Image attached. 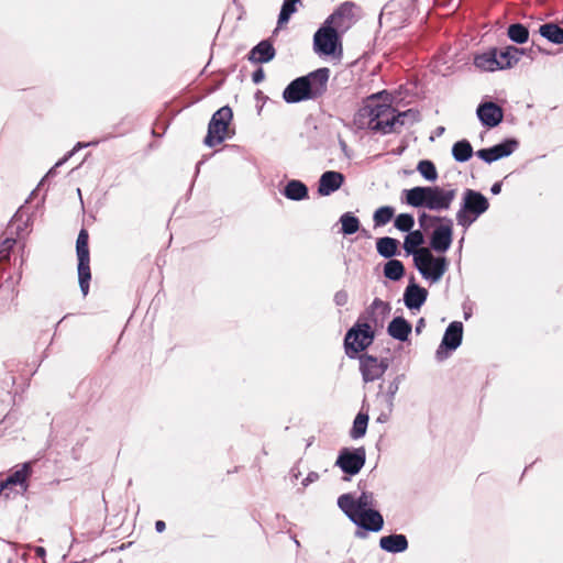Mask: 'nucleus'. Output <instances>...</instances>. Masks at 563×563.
<instances>
[{
    "label": "nucleus",
    "mask_w": 563,
    "mask_h": 563,
    "mask_svg": "<svg viewBox=\"0 0 563 563\" xmlns=\"http://www.w3.org/2000/svg\"><path fill=\"white\" fill-rule=\"evenodd\" d=\"M351 358L358 356L360 369L365 382H373L379 378L388 367L385 358H378L374 354H347Z\"/></svg>",
    "instance_id": "obj_14"
},
{
    "label": "nucleus",
    "mask_w": 563,
    "mask_h": 563,
    "mask_svg": "<svg viewBox=\"0 0 563 563\" xmlns=\"http://www.w3.org/2000/svg\"><path fill=\"white\" fill-rule=\"evenodd\" d=\"M320 475L319 473L311 471L308 473V475L302 479L301 484L303 487H308L310 484L319 481Z\"/></svg>",
    "instance_id": "obj_47"
},
{
    "label": "nucleus",
    "mask_w": 563,
    "mask_h": 563,
    "mask_svg": "<svg viewBox=\"0 0 563 563\" xmlns=\"http://www.w3.org/2000/svg\"><path fill=\"white\" fill-rule=\"evenodd\" d=\"M404 201L412 208H426L432 211L450 209L456 196L455 189L440 186H416L402 190Z\"/></svg>",
    "instance_id": "obj_3"
},
{
    "label": "nucleus",
    "mask_w": 563,
    "mask_h": 563,
    "mask_svg": "<svg viewBox=\"0 0 563 563\" xmlns=\"http://www.w3.org/2000/svg\"><path fill=\"white\" fill-rule=\"evenodd\" d=\"M394 18H397L399 22L406 20L404 3L399 0H389L385 3L380 10L378 23L382 25L384 19L393 20Z\"/></svg>",
    "instance_id": "obj_29"
},
{
    "label": "nucleus",
    "mask_w": 563,
    "mask_h": 563,
    "mask_svg": "<svg viewBox=\"0 0 563 563\" xmlns=\"http://www.w3.org/2000/svg\"><path fill=\"white\" fill-rule=\"evenodd\" d=\"M463 241H464V239L462 238V239L460 240V247H462Z\"/></svg>",
    "instance_id": "obj_64"
},
{
    "label": "nucleus",
    "mask_w": 563,
    "mask_h": 563,
    "mask_svg": "<svg viewBox=\"0 0 563 563\" xmlns=\"http://www.w3.org/2000/svg\"><path fill=\"white\" fill-rule=\"evenodd\" d=\"M449 355H450V354H442V353H439V354H437V361H438L439 363H441V362H443L444 360H446Z\"/></svg>",
    "instance_id": "obj_55"
},
{
    "label": "nucleus",
    "mask_w": 563,
    "mask_h": 563,
    "mask_svg": "<svg viewBox=\"0 0 563 563\" xmlns=\"http://www.w3.org/2000/svg\"><path fill=\"white\" fill-rule=\"evenodd\" d=\"M377 500L372 492H362L358 497L343 494L338 498V507L345 514L350 511L376 509Z\"/></svg>",
    "instance_id": "obj_12"
},
{
    "label": "nucleus",
    "mask_w": 563,
    "mask_h": 563,
    "mask_svg": "<svg viewBox=\"0 0 563 563\" xmlns=\"http://www.w3.org/2000/svg\"><path fill=\"white\" fill-rule=\"evenodd\" d=\"M264 78H265V73L262 67L256 68L252 74V81L255 85L261 84L264 80Z\"/></svg>",
    "instance_id": "obj_48"
},
{
    "label": "nucleus",
    "mask_w": 563,
    "mask_h": 563,
    "mask_svg": "<svg viewBox=\"0 0 563 563\" xmlns=\"http://www.w3.org/2000/svg\"><path fill=\"white\" fill-rule=\"evenodd\" d=\"M8 487L7 486H3V482L0 483V495L2 494V492L4 489H7Z\"/></svg>",
    "instance_id": "obj_60"
},
{
    "label": "nucleus",
    "mask_w": 563,
    "mask_h": 563,
    "mask_svg": "<svg viewBox=\"0 0 563 563\" xmlns=\"http://www.w3.org/2000/svg\"><path fill=\"white\" fill-rule=\"evenodd\" d=\"M276 51L268 40L257 43L249 53L247 59L255 64H265L274 59Z\"/></svg>",
    "instance_id": "obj_23"
},
{
    "label": "nucleus",
    "mask_w": 563,
    "mask_h": 563,
    "mask_svg": "<svg viewBox=\"0 0 563 563\" xmlns=\"http://www.w3.org/2000/svg\"><path fill=\"white\" fill-rule=\"evenodd\" d=\"M377 253L387 260H394L395 256L400 254L399 241L391 236H383L376 240Z\"/></svg>",
    "instance_id": "obj_30"
},
{
    "label": "nucleus",
    "mask_w": 563,
    "mask_h": 563,
    "mask_svg": "<svg viewBox=\"0 0 563 563\" xmlns=\"http://www.w3.org/2000/svg\"><path fill=\"white\" fill-rule=\"evenodd\" d=\"M76 255L78 260L77 273L81 294L86 297L89 292L91 272H90V252L89 233L82 228L76 240Z\"/></svg>",
    "instance_id": "obj_7"
},
{
    "label": "nucleus",
    "mask_w": 563,
    "mask_h": 563,
    "mask_svg": "<svg viewBox=\"0 0 563 563\" xmlns=\"http://www.w3.org/2000/svg\"><path fill=\"white\" fill-rule=\"evenodd\" d=\"M345 516L358 528L378 532L384 527V518L377 509L350 511Z\"/></svg>",
    "instance_id": "obj_15"
},
{
    "label": "nucleus",
    "mask_w": 563,
    "mask_h": 563,
    "mask_svg": "<svg viewBox=\"0 0 563 563\" xmlns=\"http://www.w3.org/2000/svg\"><path fill=\"white\" fill-rule=\"evenodd\" d=\"M255 98H256L257 100H258V99H264V100H266V99H267V97H266V96H263L262 91H260V90L255 93Z\"/></svg>",
    "instance_id": "obj_57"
},
{
    "label": "nucleus",
    "mask_w": 563,
    "mask_h": 563,
    "mask_svg": "<svg viewBox=\"0 0 563 563\" xmlns=\"http://www.w3.org/2000/svg\"><path fill=\"white\" fill-rule=\"evenodd\" d=\"M383 273L387 279L398 282L405 276L406 269L401 261L394 258L384 264Z\"/></svg>",
    "instance_id": "obj_34"
},
{
    "label": "nucleus",
    "mask_w": 563,
    "mask_h": 563,
    "mask_svg": "<svg viewBox=\"0 0 563 563\" xmlns=\"http://www.w3.org/2000/svg\"><path fill=\"white\" fill-rule=\"evenodd\" d=\"M525 53L523 48H518L512 45H508L504 49L497 48V62L501 67V70L514 67L520 59V55Z\"/></svg>",
    "instance_id": "obj_28"
},
{
    "label": "nucleus",
    "mask_w": 563,
    "mask_h": 563,
    "mask_svg": "<svg viewBox=\"0 0 563 563\" xmlns=\"http://www.w3.org/2000/svg\"><path fill=\"white\" fill-rule=\"evenodd\" d=\"M4 245H7L8 249H11L14 244H15V240L13 239H7L4 242H3Z\"/></svg>",
    "instance_id": "obj_54"
},
{
    "label": "nucleus",
    "mask_w": 563,
    "mask_h": 563,
    "mask_svg": "<svg viewBox=\"0 0 563 563\" xmlns=\"http://www.w3.org/2000/svg\"><path fill=\"white\" fill-rule=\"evenodd\" d=\"M301 0H284L277 20L278 27L288 23L291 15L297 12V4H300Z\"/></svg>",
    "instance_id": "obj_38"
},
{
    "label": "nucleus",
    "mask_w": 563,
    "mask_h": 563,
    "mask_svg": "<svg viewBox=\"0 0 563 563\" xmlns=\"http://www.w3.org/2000/svg\"><path fill=\"white\" fill-rule=\"evenodd\" d=\"M418 173L430 183L438 179V170L434 163L430 159H421L417 165Z\"/></svg>",
    "instance_id": "obj_39"
},
{
    "label": "nucleus",
    "mask_w": 563,
    "mask_h": 563,
    "mask_svg": "<svg viewBox=\"0 0 563 563\" xmlns=\"http://www.w3.org/2000/svg\"><path fill=\"white\" fill-rule=\"evenodd\" d=\"M340 145H341V148H342L343 151H345V150H346V147H347L346 143H345L344 141H342V140L340 141Z\"/></svg>",
    "instance_id": "obj_59"
},
{
    "label": "nucleus",
    "mask_w": 563,
    "mask_h": 563,
    "mask_svg": "<svg viewBox=\"0 0 563 563\" xmlns=\"http://www.w3.org/2000/svg\"><path fill=\"white\" fill-rule=\"evenodd\" d=\"M201 164H202V162H201V161H200V162H198V164H197V166H196V174H198V173H199V167H200V165H201Z\"/></svg>",
    "instance_id": "obj_61"
},
{
    "label": "nucleus",
    "mask_w": 563,
    "mask_h": 563,
    "mask_svg": "<svg viewBox=\"0 0 563 563\" xmlns=\"http://www.w3.org/2000/svg\"><path fill=\"white\" fill-rule=\"evenodd\" d=\"M74 155V151H69L68 153H66L64 155V157H62L59 161H57L55 163V165L46 173V175L42 178L41 183L38 184V186H42L46 180H48L49 178H53L56 176L57 174V168L60 167L62 165H64L71 156Z\"/></svg>",
    "instance_id": "obj_45"
},
{
    "label": "nucleus",
    "mask_w": 563,
    "mask_h": 563,
    "mask_svg": "<svg viewBox=\"0 0 563 563\" xmlns=\"http://www.w3.org/2000/svg\"><path fill=\"white\" fill-rule=\"evenodd\" d=\"M420 120V112L417 109L410 108L405 111L396 110V112L391 113L389 121H385L384 125H380L382 123H377L376 126L378 130L383 131V135H387L396 132L397 126L413 125Z\"/></svg>",
    "instance_id": "obj_16"
},
{
    "label": "nucleus",
    "mask_w": 563,
    "mask_h": 563,
    "mask_svg": "<svg viewBox=\"0 0 563 563\" xmlns=\"http://www.w3.org/2000/svg\"><path fill=\"white\" fill-rule=\"evenodd\" d=\"M489 208L488 199L475 189H465L455 219L460 227L467 230Z\"/></svg>",
    "instance_id": "obj_4"
},
{
    "label": "nucleus",
    "mask_w": 563,
    "mask_h": 563,
    "mask_svg": "<svg viewBox=\"0 0 563 563\" xmlns=\"http://www.w3.org/2000/svg\"><path fill=\"white\" fill-rule=\"evenodd\" d=\"M334 303L339 307H343L349 301V294L344 290V289H341V290H338L335 294H334Z\"/></svg>",
    "instance_id": "obj_46"
},
{
    "label": "nucleus",
    "mask_w": 563,
    "mask_h": 563,
    "mask_svg": "<svg viewBox=\"0 0 563 563\" xmlns=\"http://www.w3.org/2000/svg\"><path fill=\"white\" fill-rule=\"evenodd\" d=\"M463 323L461 321H452L445 329L441 344L437 352H453L462 343Z\"/></svg>",
    "instance_id": "obj_20"
},
{
    "label": "nucleus",
    "mask_w": 563,
    "mask_h": 563,
    "mask_svg": "<svg viewBox=\"0 0 563 563\" xmlns=\"http://www.w3.org/2000/svg\"><path fill=\"white\" fill-rule=\"evenodd\" d=\"M412 331V324L402 316L394 317L388 323L387 333L393 339L405 342Z\"/></svg>",
    "instance_id": "obj_24"
},
{
    "label": "nucleus",
    "mask_w": 563,
    "mask_h": 563,
    "mask_svg": "<svg viewBox=\"0 0 563 563\" xmlns=\"http://www.w3.org/2000/svg\"><path fill=\"white\" fill-rule=\"evenodd\" d=\"M518 146L519 142L517 139L507 137L490 147L478 150L475 154L486 164H492L498 159L510 156Z\"/></svg>",
    "instance_id": "obj_13"
},
{
    "label": "nucleus",
    "mask_w": 563,
    "mask_h": 563,
    "mask_svg": "<svg viewBox=\"0 0 563 563\" xmlns=\"http://www.w3.org/2000/svg\"><path fill=\"white\" fill-rule=\"evenodd\" d=\"M313 51L319 56H342L341 34L334 26L324 22L313 35Z\"/></svg>",
    "instance_id": "obj_6"
},
{
    "label": "nucleus",
    "mask_w": 563,
    "mask_h": 563,
    "mask_svg": "<svg viewBox=\"0 0 563 563\" xmlns=\"http://www.w3.org/2000/svg\"><path fill=\"white\" fill-rule=\"evenodd\" d=\"M539 34L552 44H563V27L554 22L541 24L539 27Z\"/></svg>",
    "instance_id": "obj_32"
},
{
    "label": "nucleus",
    "mask_w": 563,
    "mask_h": 563,
    "mask_svg": "<svg viewBox=\"0 0 563 563\" xmlns=\"http://www.w3.org/2000/svg\"><path fill=\"white\" fill-rule=\"evenodd\" d=\"M402 378H404V375H398L387 386V390H386V394L384 397H385L386 407L389 412L393 411L394 398L399 389V385H400Z\"/></svg>",
    "instance_id": "obj_41"
},
{
    "label": "nucleus",
    "mask_w": 563,
    "mask_h": 563,
    "mask_svg": "<svg viewBox=\"0 0 563 563\" xmlns=\"http://www.w3.org/2000/svg\"><path fill=\"white\" fill-rule=\"evenodd\" d=\"M356 536H357V537H363V536H364V533H362V532H356Z\"/></svg>",
    "instance_id": "obj_63"
},
{
    "label": "nucleus",
    "mask_w": 563,
    "mask_h": 563,
    "mask_svg": "<svg viewBox=\"0 0 563 563\" xmlns=\"http://www.w3.org/2000/svg\"><path fill=\"white\" fill-rule=\"evenodd\" d=\"M393 112H396L390 104L386 103H366L355 114L354 122L360 129H368L375 133H380L383 135V131L378 130L376 124L382 123L384 125L385 121H389V118Z\"/></svg>",
    "instance_id": "obj_5"
},
{
    "label": "nucleus",
    "mask_w": 563,
    "mask_h": 563,
    "mask_svg": "<svg viewBox=\"0 0 563 563\" xmlns=\"http://www.w3.org/2000/svg\"><path fill=\"white\" fill-rule=\"evenodd\" d=\"M476 115L483 126L496 128L504 120V110L493 101L481 102L476 109Z\"/></svg>",
    "instance_id": "obj_18"
},
{
    "label": "nucleus",
    "mask_w": 563,
    "mask_h": 563,
    "mask_svg": "<svg viewBox=\"0 0 563 563\" xmlns=\"http://www.w3.org/2000/svg\"><path fill=\"white\" fill-rule=\"evenodd\" d=\"M426 325V322H424V319L423 318H420L417 323H416V328H415V331L417 333H420L422 331V329L424 328Z\"/></svg>",
    "instance_id": "obj_51"
},
{
    "label": "nucleus",
    "mask_w": 563,
    "mask_h": 563,
    "mask_svg": "<svg viewBox=\"0 0 563 563\" xmlns=\"http://www.w3.org/2000/svg\"><path fill=\"white\" fill-rule=\"evenodd\" d=\"M386 316L390 312V305L375 298L371 306L361 314L357 321L351 327L344 338V352H364L374 341L375 332L368 321L377 324L376 310Z\"/></svg>",
    "instance_id": "obj_1"
},
{
    "label": "nucleus",
    "mask_w": 563,
    "mask_h": 563,
    "mask_svg": "<svg viewBox=\"0 0 563 563\" xmlns=\"http://www.w3.org/2000/svg\"><path fill=\"white\" fill-rule=\"evenodd\" d=\"M379 547L388 553H401L408 549V540L405 534L393 533L379 539Z\"/></svg>",
    "instance_id": "obj_26"
},
{
    "label": "nucleus",
    "mask_w": 563,
    "mask_h": 563,
    "mask_svg": "<svg viewBox=\"0 0 563 563\" xmlns=\"http://www.w3.org/2000/svg\"><path fill=\"white\" fill-rule=\"evenodd\" d=\"M389 413H390L389 411H388V413H382V415L377 418V421H378V422H382V423H383V422H386V421L388 420V418H389Z\"/></svg>",
    "instance_id": "obj_53"
},
{
    "label": "nucleus",
    "mask_w": 563,
    "mask_h": 563,
    "mask_svg": "<svg viewBox=\"0 0 563 563\" xmlns=\"http://www.w3.org/2000/svg\"><path fill=\"white\" fill-rule=\"evenodd\" d=\"M501 187H503V183H501V181H496V183H494V184L492 185V187H490V192H492L493 195H498V194H500V191H501Z\"/></svg>",
    "instance_id": "obj_49"
},
{
    "label": "nucleus",
    "mask_w": 563,
    "mask_h": 563,
    "mask_svg": "<svg viewBox=\"0 0 563 563\" xmlns=\"http://www.w3.org/2000/svg\"><path fill=\"white\" fill-rule=\"evenodd\" d=\"M497 58V48L493 47L484 53L475 55L474 66L484 71L501 70V67L498 64Z\"/></svg>",
    "instance_id": "obj_27"
},
{
    "label": "nucleus",
    "mask_w": 563,
    "mask_h": 563,
    "mask_svg": "<svg viewBox=\"0 0 563 563\" xmlns=\"http://www.w3.org/2000/svg\"><path fill=\"white\" fill-rule=\"evenodd\" d=\"M366 462V451L364 446L343 448L340 450L335 461V466L349 475L354 476L360 473Z\"/></svg>",
    "instance_id": "obj_10"
},
{
    "label": "nucleus",
    "mask_w": 563,
    "mask_h": 563,
    "mask_svg": "<svg viewBox=\"0 0 563 563\" xmlns=\"http://www.w3.org/2000/svg\"><path fill=\"white\" fill-rule=\"evenodd\" d=\"M384 92H385V91H382V92H378V93H373V95L369 97V99H371V100H374V99L378 98V97H379L382 93H384Z\"/></svg>",
    "instance_id": "obj_58"
},
{
    "label": "nucleus",
    "mask_w": 563,
    "mask_h": 563,
    "mask_svg": "<svg viewBox=\"0 0 563 563\" xmlns=\"http://www.w3.org/2000/svg\"><path fill=\"white\" fill-rule=\"evenodd\" d=\"M341 232L343 235H352L360 230V219L352 212H345L340 217Z\"/></svg>",
    "instance_id": "obj_37"
},
{
    "label": "nucleus",
    "mask_w": 563,
    "mask_h": 563,
    "mask_svg": "<svg viewBox=\"0 0 563 563\" xmlns=\"http://www.w3.org/2000/svg\"><path fill=\"white\" fill-rule=\"evenodd\" d=\"M508 38L516 44H525L529 40V29L522 23H511L507 29Z\"/></svg>",
    "instance_id": "obj_35"
},
{
    "label": "nucleus",
    "mask_w": 563,
    "mask_h": 563,
    "mask_svg": "<svg viewBox=\"0 0 563 563\" xmlns=\"http://www.w3.org/2000/svg\"><path fill=\"white\" fill-rule=\"evenodd\" d=\"M423 256L415 263L416 269L422 278L435 284L441 280L449 268V261L445 256H434L431 251H424Z\"/></svg>",
    "instance_id": "obj_9"
},
{
    "label": "nucleus",
    "mask_w": 563,
    "mask_h": 563,
    "mask_svg": "<svg viewBox=\"0 0 563 563\" xmlns=\"http://www.w3.org/2000/svg\"><path fill=\"white\" fill-rule=\"evenodd\" d=\"M444 132H445V128L444 126H438L435 129V131H434L437 136H441Z\"/></svg>",
    "instance_id": "obj_56"
},
{
    "label": "nucleus",
    "mask_w": 563,
    "mask_h": 563,
    "mask_svg": "<svg viewBox=\"0 0 563 563\" xmlns=\"http://www.w3.org/2000/svg\"><path fill=\"white\" fill-rule=\"evenodd\" d=\"M415 225V218L411 213H399L396 218H395V221H394V227L401 231V232H406V233H409L412 230Z\"/></svg>",
    "instance_id": "obj_42"
},
{
    "label": "nucleus",
    "mask_w": 563,
    "mask_h": 563,
    "mask_svg": "<svg viewBox=\"0 0 563 563\" xmlns=\"http://www.w3.org/2000/svg\"><path fill=\"white\" fill-rule=\"evenodd\" d=\"M368 415L366 412L360 411L354 421L353 426L350 430V437L353 440H357L363 438L366 434L367 426H368Z\"/></svg>",
    "instance_id": "obj_36"
},
{
    "label": "nucleus",
    "mask_w": 563,
    "mask_h": 563,
    "mask_svg": "<svg viewBox=\"0 0 563 563\" xmlns=\"http://www.w3.org/2000/svg\"><path fill=\"white\" fill-rule=\"evenodd\" d=\"M539 52L543 53V54H549L545 49H542L541 47H538Z\"/></svg>",
    "instance_id": "obj_62"
},
{
    "label": "nucleus",
    "mask_w": 563,
    "mask_h": 563,
    "mask_svg": "<svg viewBox=\"0 0 563 563\" xmlns=\"http://www.w3.org/2000/svg\"><path fill=\"white\" fill-rule=\"evenodd\" d=\"M453 242V220L444 217L443 222L435 227L430 234L429 250L437 253H445L450 250Z\"/></svg>",
    "instance_id": "obj_11"
},
{
    "label": "nucleus",
    "mask_w": 563,
    "mask_h": 563,
    "mask_svg": "<svg viewBox=\"0 0 563 563\" xmlns=\"http://www.w3.org/2000/svg\"><path fill=\"white\" fill-rule=\"evenodd\" d=\"M428 290L416 283L415 276H411L404 291V303L405 306L413 311L420 310V308L424 305L428 299Z\"/></svg>",
    "instance_id": "obj_19"
},
{
    "label": "nucleus",
    "mask_w": 563,
    "mask_h": 563,
    "mask_svg": "<svg viewBox=\"0 0 563 563\" xmlns=\"http://www.w3.org/2000/svg\"><path fill=\"white\" fill-rule=\"evenodd\" d=\"M330 69L321 67L291 80L283 91V100L288 104L317 100L328 89Z\"/></svg>",
    "instance_id": "obj_2"
},
{
    "label": "nucleus",
    "mask_w": 563,
    "mask_h": 563,
    "mask_svg": "<svg viewBox=\"0 0 563 563\" xmlns=\"http://www.w3.org/2000/svg\"><path fill=\"white\" fill-rule=\"evenodd\" d=\"M356 4L352 1L342 2L324 21L327 25L334 26L340 32L346 31L354 18V8Z\"/></svg>",
    "instance_id": "obj_17"
},
{
    "label": "nucleus",
    "mask_w": 563,
    "mask_h": 563,
    "mask_svg": "<svg viewBox=\"0 0 563 563\" xmlns=\"http://www.w3.org/2000/svg\"><path fill=\"white\" fill-rule=\"evenodd\" d=\"M35 553H36V555H37V556H40V558H44V556H45V554H46V551H45V549H44V548H42V547H37V548L35 549Z\"/></svg>",
    "instance_id": "obj_52"
},
{
    "label": "nucleus",
    "mask_w": 563,
    "mask_h": 563,
    "mask_svg": "<svg viewBox=\"0 0 563 563\" xmlns=\"http://www.w3.org/2000/svg\"><path fill=\"white\" fill-rule=\"evenodd\" d=\"M424 242V235L421 230H413L405 236L402 247L406 256H412L413 264L423 256L424 251H430L428 247H422Z\"/></svg>",
    "instance_id": "obj_21"
},
{
    "label": "nucleus",
    "mask_w": 563,
    "mask_h": 563,
    "mask_svg": "<svg viewBox=\"0 0 563 563\" xmlns=\"http://www.w3.org/2000/svg\"><path fill=\"white\" fill-rule=\"evenodd\" d=\"M451 153L455 162L465 163L472 158L474 151L470 141L462 139L452 145Z\"/></svg>",
    "instance_id": "obj_33"
},
{
    "label": "nucleus",
    "mask_w": 563,
    "mask_h": 563,
    "mask_svg": "<svg viewBox=\"0 0 563 563\" xmlns=\"http://www.w3.org/2000/svg\"><path fill=\"white\" fill-rule=\"evenodd\" d=\"M233 118V111L229 106L218 109L211 117L203 144L214 147L221 144L227 137V131Z\"/></svg>",
    "instance_id": "obj_8"
},
{
    "label": "nucleus",
    "mask_w": 563,
    "mask_h": 563,
    "mask_svg": "<svg viewBox=\"0 0 563 563\" xmlns=\"http://www.w3.org/2000/svg\"><path fill=\"white\" fill-rule=\"evenodd\" d=\"M345 176L341 172L327 170L324 172L318 181V195L321 197H328L339 190L344 184Z\"/></svg>",
    "instance_id": "obj_22"
},
{
    "label": "nucleus",
    "mask_w": 563,
    "mask_h": 563,
    "mask_svg": "<svg viewBox=\"0 0 563 563\" xmlns=\"http://www.w3.org/2000/svg\"><path fill=\"white\" fill-rule=\"evenodd\" d=\"M120 124L121 123H119V124L113 126V129L115 131L114 133H110L108 135H104L100 140H93V141L86 142V143L85 142H78L71 151H74V154H75L78 150L86 148V147H89V146H96L99 143L108 141V140H110L112 137L124 135L128 132V130L126 131H119Z\"/></svg>",
    "instance_id": "obj_43"
},
{
    "label": "nucleus",
    "mask_w": 563,
    "mask_h": 563,
    "mask_svg": "<svg viewBox=\"0 0 563 563\" xmlns=\"http://www.w3.org/2000/svg\"><path fill=\"white\" fill-rule=\"evenodd\" d=\"M283 195L292 201H301L308 198L309 190L305 183L298 179L289 180L283 189Z\"/></svg>",
    "instance_id": "obj_31"
},
{
    "label": "nucleus",
    "mask_w": 563,
    "mask_h": 563,
    "mask_svg": "<svg viewBox=\"0 0 563 563\" xmlns=\"http://www.w3.org/2000/svg\"><path fill=\"white\" fill-rule=\"evenodd\" d=\"M395 216V209L390 206H383L375 210L373 221L375 227L386 225Z\"/></svg>",
    "instance_id": "obj_40"
},
{
    "label": "nucleus",
    "mask_w": 563,
    "mask_h": 563,
    "mask_svg": "<svg viewBox=\"0 0 563 563\" xmlns=\"http://www.w3.org/2000/svg\"><path fill=\"white\" fill-rule=\"evenodd\" d=\"M166 529V525L163 520H157L155 522V530L158 532V533H162L164 530Z\"/></svg>",
    "instance_id": "obj_50"
},
{
    "label": "nucleus",
    "mask_w": 563,
    "mask_h": 563,
    "mask_svg": "<svg viewBox=\"0 0 563 563\" xmlns=\"http://www.w3.org/2000/svg\"><path fill=\"white\" fill-rule=\"evenodd\" d=\"M443 218L444 217L432 216V214L427 213L426 211H422L418 216V222H419L421 231L422 230L427 231L431 227H433L435 223L443 222Z\"/></svg>",
    "instance_id": "obj_44"
},
{
    "label": "nucleus",
    "mask_w": 563,
    "mask_h": 563,
    "mask_svg": "<svg viewBox=\"0 0 563 563\" xmlns=\"http://www.w3.org/2000/svg\"><path fill=\"white\" fill-rule=\"evenodd\" d=\"M32 473V463L25 462L21 465L20 468L12 472L8 477L3 481V486H7L8 488L12 486H20L22 492L27 490V483L26 479Z\"/></svg>",
    "instance_id": "obj_25"
}]
</instances>
